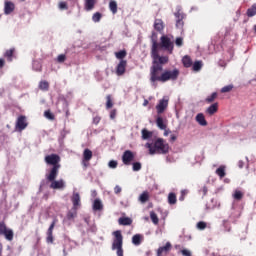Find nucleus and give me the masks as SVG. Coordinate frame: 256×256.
I'll use <instances>...</instances> for the list:
<instances>
[{
    "label": "nucleus",
    "instance_id": "obj_3",
    "mask_svg": "<svg viewBox=\"0 0 256 256\" xmlns=\"http://www.w3.org/2000/svg\"><path fill=\"white\" fill-rule=\"evenodd\" d=\"M45 163L52 165L49 171V178L53 179L56 175H59V169H61V156L58 154H50L45 156Z\"/></svg>",
    "mask_w": 256,
    "mask_h": 256
},
{
    "label": "nucleus",
    "instance_id": "obj_37",
    "mask_svg": "<svg viewBox=\"0 0 256 256\" xmlns=\"http://www.w3.org/2000/svg\"><path fill=\"white\" fill-rule=\"evenodd\" d=\"M255 15H256V4L252 5V7L247 10L248 17H255Z\"/></svg>",
    "mask_w": 256,
    "mask_h": 256
},
{
    "label": "nucleus",
    "instance_id": "obj_54",
    "mask_svg": "<svg viewBox=\"0 0 256 256\" xmlns=\"http://www.w3.org/2000/svg\"><path fill=\"white\" fill-rule=\"evenodd\" d=\"M209 189L207 188V186H204L202 189H200V193H202L203 197H205V195H207Z\"/></svg>",
    "mask_w": 256,
    "mask_h": 256
},
{
    "label": "nucleus",
    "instance_id": "obj_61",
    "mask_svg": "<svg viewBox=\"0 0 256 256\" xmlns=\"http://www.w3.org/2000/svg\"><path fill=\"white\" fill-rule=\"evenodd\" d=\"M1 253H3V244L0 243V256H1Z\"/></svg>",
    "mask_w": 256,
    "mask_h": 256
},
{
    "label": "nucleus",
    "instance_id": "obj_27",
    "mask_svg": "<svg viewBox=\"0 0 256 256\" xmlns=\"http://www.w3.org/2000/svg\"><path fill=\"white\" fill-rule=\"evenodd\" d=\"M156 125L159 127L162 131H165L167 129V125L163 122V118L161 116H158L156 119Z\"/></svg>",
    "mask_w": 256,
    "mask_h": 256
},
{
    "label": "nucleus",
    "instance_id": "obj_11",
    "mask_svg": "<svg viewBox=\"0 0 256 256\" xmlns=\"http://www.w3.org/2000/svg\"><path fill=\"white\" fill-rule=\"evenodd\" d=\"M125 71H127V60H120L116 66V75L121 77L122 75H125Z\"/></svg>",
    "mask_w": 256,
    "mask_h": 256
},
{
    "label": "nucleus",
    "instance_id": "obj_19",
    "mask_svg": "<svg viewBox=\"0 0 256 256\" xmlns=\"http://www.w3.org/2000/svg\"><path fill=\"white\" fill-rule=\"evenodd\" d=\"M154 29L158 33H161L165 29V23L162 19H155L154 21Z\"/></svg>",
    "mask_w": 256,
    "mask_h": 256
},
{
    "label": "nucleus",
    "instance_id": "obj_36",
    "mask_svg": "<svg viewBox=\"0 0 256 256\" xmlns=\"http://www.w3.org/2000/svg\"><path fill=\"white\" fill-rule=\"evenodd\" d=\"M39 89H41V91H49V82L47 81H41L39 83Z\"/></svg>",
    "mask_w": 256,
    "mask_h": 256
},
{
    "label": "nucleus",
    "instance_id": "obj_1",
    "mask_svg": "<svg viewBox=\"0 0 256 256\" xmlns=\"http://www.w3.org/2000/svg\"><path fill=\"white\" fill-rule=\"evenodd\" d=\"M179 79V69L164 70L163 66L152 64L150 67V83H167V81H177Z\"/></svg>",
    "mask_w": 256,
    "mask_h": 256
},
{
    "label": "nucleus",
    "instance_id": "obj_8",
    "mask_svg": "<svg viewBox=\"0 0 256 256\" xmlns=\"http://www.w3.org/2000/svg\"><path fill=\"white\" fill-rule=\"evenodd\" d=\"M0 235H4L7 241H13V230L7 228V224H5V222H0Z\"/></svg>",
    "mask_w": 256,
    "mask_h": 256
},
{
    "label": "nucleus",
    "instance_id": "obj_53",
    "mask_svg": "<svg viewBox=\"0 0 256 256\" xmlns=\"http://www.w3.org/2000/svg\"><path fill=\"white\" fill-rule=\"evenodd\" d=\"M117 117V110L113 109L110 111V119H115Z\"/></svg>",
    "mask_w": 256,
    "mask_h": 256
},
{
    "label": "nucleus",
    "instance_id": "obj_39",
    "mask_svg": "<svg viewBox=\"0 0 256 256\" xmlns=\"http://www.w3.org/2000/svg\"><path fill=\"white\" fill-rule=\"evenodd\" d=\"M150 219L154 225H159V217H157V214L155 212L150 213Z\"/></svg>",
    "mask_w": 256,
    "mask_h": 256
},
{
    "label": "nucleus",
    "instance_id": "obj_41",
    "mask_svg": "<svg viewBox=\"0 0 256 256\" xmlns=\"http://www.w3.org/2000/svg\"><path fill=\"white\" fill-rule=\"evenodd\" d=\"M101 17H103V15H101L100 12H96L92 16V21H94V23H99V21H101Z\"/></svg>",
    "mask_w": 256,
    "mask_h": 256
},
{
    "label": "nucleus",
    "instance_id": "obj_20",
    "mask_svg": "<svg viewBox=\"0 0 256 256\" xmlns=\"http://www.w3.org/2000/svg\"><path fill=\"white\" fill-rule=\"evenodd\" d=\"M219 111V103H214L206 109L208 115H215Z\"/></svg>",
    "mask_w": 256,
    "mask_h": 256
},
{
    "label": "nucleus",
    "instance_id": "obj_15",
    "mask_svg": "<svg viewBox=\"0 0 256 256\" xmlns=\"http://www.w3.org/2000/svg\"><path fill=\"white\" fill-rule=\"evenodd\" d=\"M71 201L73 203V209L74 211H77L78 207H81V196L78 192H74L71 198Z\"/></svg>",
    "mask_w": 256,
    "mask_h": 256
},
{
    "label": "nucleus",
    "instance_id": "obj_57",
    "mask_svg": "<svg viewBox=\"0 0 256 256\" xmlns=\"http://www.w3.org/2000/svg\"><path fill=\"white\" fill-rule=\"evenodd\" d=\"M47 243H53V234H47Z\"/></svg>",
    "mask_w": 256,
    "mask_h": 256
},
{
    "label": "nucleus",
    "instance_id": "obj_25",
    "mask_svg": "<svg viewBox=\"0 0 256 256\" xmlns=\"http://www.w3.org/2000/svg\"><path fill=\"white\" fill-rule=\"evenodd\" d=\"M182 63L184 67L189 68L193 65V60H191V57L186 55L182 58Z\"/></svg>",
    "mask_w": 256,
    "mask_h": 256
},
{
    "label": "nucleus",
    "instance_id": "obj_24",
    "mask_svg": "<svg viewBox=\"0 0 256 256\" xmlns=\"http://www.w3.org/2000/svg\"><path fill=\"white\" fill-rule=\"evenodd\" d=\"M118 223L119 225H124V226H127V225H132L133 224V220L129 217H120L118 219Z\"/></svg>",
    "mask_w": 256,
    "mask_h": 256
},
{
    "label": "nucleus",
    "instance_id": "obj_22",
    "mask_svg": "<svg viewBox=\"0 0 256 256\" xmlns=\"http://www.w3.org/2000/svg\"><path fill=\"white\" fill-rule=\"evenodd\" d=\"M143 235L142 234H135L132 237V243L133 245H135L136 247H139V245H141V243H143Z\"/></svg>",
    "mask_w": 256,
    "mask_h": 256
},
{
    "label": "nucleus",
    "instance_id": "obj_50",
    "mask_svg": "<svg viewBox=\"0 0 256 256\" xmlns=\"http://www.w3.org/2000/svg\"><path fill=\"white\" fill-rule=\"evenodd\" d=\"M67 59V56H65V54H60L57 57V61L58 63H65V60Z\"/></svg>",
    "mask_w": 256,
    "mask_h": 256
},
{
    "label": "nucleus",
    "instance_id": "obj_44",
    "mask_svg": "<svg viewBox=\"0 0 256 256\" xmlns=\"http://www.w3.org/2000/svg\"><path fill=\"white\" fill-rule=\"evenodd\" d=\"M58 7H59V9H61V11L69 9V6L67 5V2H65V1L59 2Z\"/></svg>",
    "mask_w": 256,
    "mask_h": 256
},
{
    "label": "nucleus",
    "instance_id": "obj_34",
    "mask_svg": "<svg viewBox=\"0 0 256 256\" xmlns=\"http://www.w3.org/2000/svg\"><path fill=\"white\" fill-rule=\"evenodd\" d=\"M243 192H241V190H235L234 194H233V199H235V201H241V199H243Z\"/></svg>",
    "mask_w": 256,
    "mask_h": 256
},
{
    "label": "nucleus",
    "instance_id": "obj_38",
    "mask_svg": "<svg viewBox=\"0 0 256 256\" xmlns=\"http://www.w3.org/2000/svg\"><path fill=\"white\" fill-rule=\"evenodd\" d=\"M202 67H203V62L196 61L194 62L192 69L193 71H201Z\"/></svg>",
    "mask_w": 256,
    "mask_h": 256
},
{
    "label": "nucleus",
    "instance_id": "obj_26",
    "mask_svg": "<svg viewBox=\"0 0 256 256\" xmlns=\"http://www.w3.org/2000/svg\"><path fill=\"white\" fill-rule=\"evenodd\" d=\"M103 203L99 199H95L93 202V210L94 211H102Z\"/></svg>",
    "mask_w": 256,
    "mask_h": 256
},
{
    "label": "nucleus",
    "instance_id": "obj_60",
    "mask_svg": "<svg viewBox=\"0 0 256 256\" xmlns=\"http://www.w3.org/2000/svg\"><path fill=\"white\" fill-rule=\"evenodd\" d=\"M170 141H171L172 143L175 142V141H177V136L171 135Z\"/></svg>",
    "mask_w": 256,
    "mask_h": 256
},
{
    "label": "nucleus",
    "instance_id": "obj_29",
    "mask_svg": "<svg viewBox=\"0 0 256 256\" xmlns=\"http://www.w3.org/2000/svg\"><path fill=\"white\" fill-rule=\"evenodd\" d=\"M216 175H218V177H220V179H223V177H225V175H227V173L225 172V166L224 165L220 166L216 170Z\"/></svg>",
    "mask_w": 256,
    "mask_h": 256
},
{
    "label": "nucleus",
    "instance_id": "obj_23",
    "mask_svg": "<svg viewBox=\"0 0 256 256\" xmlns=\"http://www.w3.org/2000/svg\"><path fill=\"white\" fill-rule=\"evenodd\" d=\"M196 121L202 127H207V120L205 119V115H203V113H199V114L196 115Z\"/></svg>",
    "mask_w": 256,
    "mask_h": 256
},
{
    "label": "nucleus",
    "instance_id": "obj_59",
    "mask_svg": "<svg viewBox=\"0 0 256 256\" xmlns=\"http://www.w3.org/2000/svg\"><path fill=\"white\" fill-rule=\"evenodd\" d=\"M187 193V191L186 190H182L181 191V194H182V196L180 197V201H184L185 200V194Z\"/></svg>",
    "mask_w": 256,
    "mask_h": 256
},
{
    "label": "nucleus",
    "instance_id": "obj_16",
    "mask_svg": "<svg viewBox=\"0 0 256 256\" xmlns=\"http://www.w3.org/2000/svg\"><path fill=\"white\" fill-rule=\"evenodd\" d=\"M15 11V4L11 1H5L4 13L5 15H11Z\"/></svg>",
    "mask_w": 256,
    "mask_h": 256
},
{
    "label": "nucleus",
    "instance_id": "obj_47",
    "mask_svg": "<svg viewBox=\"0 0 256 256\" xmlns=\"http://www.w3.org/2000/svg\"><path fill=\"white\" fill-rule=\"evenodd\" d=\"M117 165H119V163L116 160H111L108 163V166L110 167V169H117Z\"/></svg>",
    "mask_w": 256,
    "mask_h": 256
},
{
    "label": "nucleus",
    "instance_id": "obj_21",
    "mask_svg": "<svg viewBox=\"0 0 256 256\" xmlns=\"http://www.w3.org/2000/svg\"><path fill=\"white\" fill-rule=\"evenodd\" d=\"M4 57L9 63H11L13 61V57H15V48L6 50L4 53Z\"/></svg>",
    "mask_w": 256,
    "mask_h": 256
},
{
    "label": "nucleus",
    "instance_id": "obj_9",
    "mask_svg": "<svg viewBox=\"0 0 256 256\" xmlns=\"http://www.w3.org/2000/svg\"><path fill=\"white\" fill-rule=\"evenodd\" d=\"M135 159V154L131 150L124 151L122 155V163L124 165H131V162Z\"/></svg>",
    "mask_w": 256,
    "mask_h": 256
},
{
    "label": "nucleus",
    "instance_id": "obj_7",
    "mask_svg": "<svg viewBox=\"0 0 256 256\" xmlns=\"http://www.w3.org/2000/svg\"><path fill=\"white\" fill-rule=\"evenodd\" d=\"M57 177H58V175H56L53 178H50L49 173L46 175L47 181H49L51 183L50 184V189H58V190L65 189V187H66L65 180H63V179L56 180Z\"/></svg>",
    "mask_w": 256,
    "mask_h": 256
},
{
    "label": "nucleus",
    "instance_id": "obj_6",
    "mask_svg": "<svg viewBox=\"0 0 256 256\" xmlns=\"http://www.w3.org/2000/svg\"><path fill=\"white\" fill-rule=\"evenodd\" d=\"M165 49V51H168L170 55H173V49H175V44L173 41H171V38L168 36H161L160 38V44H159V49Z\"/></svg>",
    "mask_w": 256,
    "mask_h": 256
},
{
    "label": "nucleus",
    "instance_id": "obj_55",
    "mask_svg": "<svg viewBox=\"0 0 256 256\" xmlns=\"http://www.w3.org/2000/svg\"><path fill=\"white\" fill-rule=\"evenodd\" d=\"M93 123L95 125H99V123H101V117H99V116L94 117Z\"/></svg>",
    "mask_w": 256,
    "mask_h": 256
},
{
    "label": "nucleus",
    "instance_id": "obj_33",
    "mask_svg": "<svg viewBox=\"0 0 256 256\" xmlns=\"http://www.w3.org/2000/svg\"><path fill=\"white\" fill-rule=\"evenodd\" d=\"M109 9L113 15L117 13V2L115 0L110 1L109 3Z\"/></svg>",
    "mask_w": 256,
    "mask_h": 256
},
{
    "label": "nucleus",
    "instance_id": "obj_64",
    "mask_svg": "<svg viewBox=\"0 0 256 256\" xmlns=\"http://www.w3.org/2000/svg\"><path fill=\"white\" fill-rule=\"evenodd\" d=\"M149 104V101L145 100L144 101V106H147Z\"/></svg>",
    "mask_w": 256,
    "mask_h": 256
},
{
    "label": "nucleus",
    "instance_id": "obj_62",
    "mask_svg": "<svg viewBox=\"0 0 256 256\" xmlns=\"http://www.w3.org/2000/svg\"><path fill=\"white\" fill-rule=\"evenodd\" d=\"M239 167H240V169H243V161L239 162Z\"/></svg>",
    "mask_w": 256,
    "mask_h": 256
},
{
    "label": "nucleus",
    "instance_id": "obj_40",
    "mask_svg": "<svg viewBox=\"0 0 256 256\" xmlns=\"http://www.w3.org/2000/svg\"><path fill=\"white\" fill-rule=\"evenodd\" d=\"M217 97H218L217 92H214V93H212L210 96H208V97L205 99V101H206V103H213V101H215V99H217Z\"/></svg>",
    "mask_w": 256,
    "mask_h": 256
},
{
    "label": "nucleus",
    "instance_id": "obj_63",
    "mask_svg": "<svg viewBox=\"0 0 256 256\" xmlns=\"http://www.w3.org/2000/svg\"><path fill=\"white\" fill-rule=\"evenodd\" d=\"M167 135H169V130H165L164 132V136L167 137Z\"/></svg>",
    "mask_w": 256,
    "mask_h": 256
},
{
    "label": "nucleus",
    "instance_id": "obj_13",
    "mask_svg": "<svg viewBox=\"0 0 256 256\" xmlns=\"http://www.w3.org/2000/svg\"><path fill=\"white\" fill-rule=\"evenodd\" d=\"M169 107V100L162 99L159 101L158 105L156 106L157 114L161 115V113H165V109Z\"/></svg>",
    "mask_w": 256,
    "mask_h": 256
},
{
    "label": "nucleus",
    "instance_id": "obj_4",
    "mask_svg": "<svg viewBox=\"0 0 256 256\" xmlns=\"http://www.w3.org/2000/svg\"><path fill=\"white\" fill-rule=\"evenodd\" d=\"M151 57L153 59L152 65H159L160 67H163V65H167V63H169V56L159 55V42L155 39L152 40Z\"/></svg>",
    "mask_w": 256,
    "mask_h": 256
},
{
    "label": "nucleus",
    "instance_id": "obj_49",
    "mask_svg": "<svg viewBox=\"0 0 256 256\" xmlns=\"http://www.w3.org/2000/svg\"><path fill=\"white\" fill-rule=\"evenodd\" d=\"M75 217H77V211L76 210L74 212L69 211L67 213V219L71 220V219H75Z\"/></svg>",
    "mask_w": 256,
    "mask_h": 256
},
{
    "label": "nucleus",
    "instance_id": "obj_10",
    "mask_svg": "<svg viewBox=\"0 0 256 256\" xmlns=\"http://www.w3.org/2000/svg\"><path fill=\"white\" fill-rule=\"evenodd\" d=\"M27 125V117L21 115L17 118L16 129L18 131H24V129H27Z\"/></svg>",
    "mask_w": 256,
    "mask_h": 256
},
{
    "label": "nucleus",
    "instance_id": "obj_5",
    "mask_svg": "<svg viewBox=\"0 0 256 256\" xmlns=\"http://www.w3.org/2000/svg\"><path fill=\"white\" fill-rule=\"evenodd\" d=\"M113 236L112 250L117 251V256H123V234H121V230L114 231Z\"/></svg>",
    "mask_w": 256,
    "mask_h": 256
},
{
    "label": "nucleus",
    "instance_id": "obj_51",
    "mask_svg": "<svg viewBox=\"0 0 256 256\" xmlns=\"http://www.w3.org/2000/svg\"><path fill=\"white\" fill-rule=\"evenodd\" d=\"M56 221L54 220L48 228L47 234L53 235V229H55Z\"/></svg>",
    "mask_w": 256,
    "mask_h": 256
},
{
    "label": "nucleus",
    "instance_id": "obj_42",
    "mask_svg": "<svg viewBox=\"0 0 256 256\" xmlns=\"http://www.w3.org/2000/svg\"><path fill=\"white\" fill-rule=\"evenodd\" d=\"M113 107V100H111V95L106 96V109H111Z\"/></svg>",
    "mask_w": 256,
    "mask_h": 256
},
{
    "label": "nucleus",
    "instance_id": "obj_35",
    "mask_svg": "<svg viewBox=\"0 0 256 256\" xmlns=\"http://www.w3.org/2000/svg\"><path fill=\"white\" fill-rule=\"evenodd\" d=\"M44 117L49 119V121H55V114L51 112V110H46L44 112Z\"/></svg>",
    "mask_w": 256,
    "mask_h": 256
},
{
    "label": "nucleus",
    "instance_id": "obj_12",
    "mask_svg": "<svg viewBox=\"0 0 256 256\" xmlns=\"http://www.w3.org/2000/svg\"><path fill=\"white\" fill-rule=\"evenodd\" d=\"M174 15L176 17L177 29H183V25H185V22H183V19H185V14L181 12V10H178Z\"/></svg>",
    "mask_w": 256,
    "mask_h": 256
},
{
    "label": "nucleus",
    "instance_id": "obj_45",
    "mask_svg": "<svg viewBox=\"0 0 256 256\" xmlns=\"http://www.w3.org/2000/svg\"><path fill=\"white\" fill-rule=\"evenodd\" d=\"M133 171H141V163L140 162H134L132 164Z\"/></svg>",
    "mask_w": 256,
    "mask_h": 256
},
{
    "label": "nucleus",
    "instance_id": "obj_17",
    "mask_svg": "<svg viewBox=\"0 0 256 256\" xmlns=\"http://www.w3.org/2000/svg\"><path fill=\"white\" fill-rule=\"evenodd\" d=\"M90 159H93V151H91L89 148H86L83 152L84 167H87V162H89Z\"/></svg>",
    "mask_w": 256,
    "mask_h": 256
},
{
    "label": "nucleus",
    "instance_id": "obj_30",
    "mask_svg": "<svg viewBox=\"0 0 256 256\" xmlns=\"http://www.w3.org/2000/svg\"><path fill=\"white\" fill-rule=\"evenodd\" d=\"M139 201L140 203H147V201H149V192L144 191L142 194H140Z\"/></svg>",
    "mask_w": 256,
    "mask_h": 256
},
{
    "label": "nucleus",
    "instance_id": "obj_52",
    "mask_svg": "<svg viewBox=\"0 0 256 256\" xmlns=\"http://www.w3.org/2000/svg\"><path fill=\"white\" fill-rule=\"evenodd\" d=\"M121 191H123V189L121 188V186L116 185V186L114 187V193H115V195H119V194L121 193Z\"/></svg>",
    "mask_w": 256,
    "mask_h": 256
},
{
    "label": "nucleus",
    "instance_id": "obj_32",
    "mask_svg": "<svg viewBox=\"0 0 256 256\" xmlns=\"http://www.w3.org/2000/svg\"><path fill=\"white\" fill-rule=\"evenodd\" d=\"M151 137H153V132L147 129L142 130V139L147 140V139H151Z\"/></svg>",
    "mask_w": 256,
    "mask_h": 256
},
{
    "label": "nucleus",
    "instance_id": "obj_46",
    "mask_svg": "<svg viewBox=\"0 0 256 256\" xmlns=\"http://www.w3.org/2000/svg\"><path fill=\"white\" fill-rule=\"evenodd\" d=\"M197 228L200 229V231H203V229H207V223L200 221L197 223Z\"/></svg>",
    "mask_w": 256,
    "mask_h": 256
},
{
    "label": "nucleus",
    "instance_id": "obj_58",
    "mask_svg": "<svg viewBox=\"0 0 256 256\" xmlns=\"http://www.w3.org/2000/svg\"><path fill=\"white\" fill-rule=\"evenodd\" d=\"M5 67V59L0 58V69H3Z\"/></svg>",
    "mask_w": 256,
    "mask_h": 256
},
{
    "label": "nucleus",
    "instance_id": "obj_43",
    "mask_svg": "<svg viewBox=\"0 0 256 256\" xmlns=\"http://www.w3.org/2000/svg\"><path fill=\"white\" fill-rule=\"evenodd\" d=\"M231 91H233V84H230L221 88V93H229Z\"/></svg>",
    "mask_w": 256,
    "mask_h": 256
},
{
    "label": "nucleus",
    "instance_id": "obj_18",
    "mask_svg": "<svg viewBox=\"0 0 256 256\" xmlns=\"http://www.w3.org/2000/svg\"><path fill=\"white\" fill-rule=\"evenodd\" d=\"M97 5V0H84L85 11H93Z\"/></svg>",
    "mask_w": 256,
    "mask_h": 256
},
{
    "label": "nucleus",
    "instance_id": "obj_56",
    "mask_svg": "<svg viewBox=\"0 0 256 256\" xmlns=\"http://www.w3.org/2000/svg\"><path fill=\"white\" fill-rule=\"evenodd\" d=\"M181 253L183 256H191V251L187 249L181 250Z\"/></svg>",
    "mask_w": 256,
    "mask_h": 256
},
{
    "label": "nucleus",
    "instance_id": "obj_14",
    "mask_svg": "<svg viewBox=\"0 0 256 256\" xmlns=\"http://www.w3.org/2000/svg\"><path fill=\"white\" fill-rule=\"evenodd\" d=\"M172 245L167 242L165 246L159 247L157 250V256H167L169 251H171Z\"/></svg>",
    "mask_w": 256,
    "mask_h": 256
},
{
    "label": "nucleus",
    "instance_id": "obj_48",
    "mask_svg": "<svg viewBox=\"0 0 256 256\" xmlns=\"http://www.w3.org/2000/svg\"><path fill=\"white\" fill-rule=\"evenodd\" d=\"M176 47H183V37H177L175 40Z\"/></svg>",
    "mask_w": 256,
    "mask_h": 256
},
{
    "label": "nucleus",
    "instance_id": "obj_2",
    "mask_svg": "<svg viewBox=\"0 0 256 256\" xmlns=\"http://www.w3.org/2000/svg\"><path fill=\"white\" fill-rule=\"evenodd\" d=\"M150 155H167L169 153V143L163 138L156 139L153 143H146Z\"/></svg>",
    "mask_w": 256,
    "mask_h": 256
},
{
    "label": "nucleus",
    "instance_id": "obj_31",
    "mask_svg": "<svg viewBox=\"0 0 256 256\" xmlns=\"http://www.w3.org/2000/svg\"><path fill=\"white\" fill-rule=\"evenodd\" d=\"M115 57L117 59H120L121 61H124L123 59H125L127 57V51L121 50L119 52H115Z\"/></svg>",
    "mask_w": 256,
    "mask_h": 256
},
{
    "label": "nucleus",
    "instance_id": "obj_28",
    "mask_svg": "<svg viewBox=\"0 0 256 256\" xmlns=\"http://www.w3.org/2000/svg\"><path fill=\"white\" fill-rule=\"evenodd\" d=\"M168 203L169 205H175L177 203V194L171 192L168 194Z\"/></svg>",
    "mask_w": 256,
    "mask_h": 256
}]
</instances>
